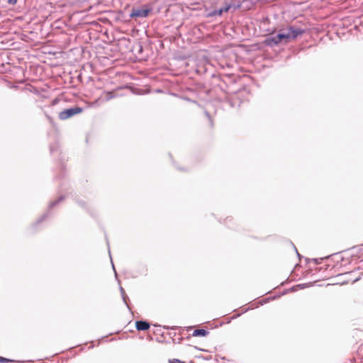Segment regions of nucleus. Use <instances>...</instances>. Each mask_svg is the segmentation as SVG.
Returning <instances> with one entry per match:
<instances>
[{"label": "nucleus", "mask_w": 363, "mask_h": 363, "mask_svg": "<svg viewBox=\"0 0 363 363\" xmlns=\"http://www.w3.org/2000/svg\"><path fill=\"white\" fill-rule=\"evenodd\" d=\"M138 330H147L150 328V323L144 320H138L135 323Z\"/></svg>", "instance_id": "nucleus-5"}, {"label": "nucleus", "mask_w": 363, "mask_h": 363, "mask_svg": "<svg viewBox=\"0 0 363 363\" xmlns=\"http://www.w3.org/2000/svg\"><path fill=\"white\" fill-rule=\"evenodd\" d=\"M208 334V332L204 329H196L193 333V336H201L205 337Z\"/></svg>", "instance_id": "nucleus-7"}, {"label": "nucleus", "mask_w": 363, "mask_h": 363, "mask_svg": "<svg viewBox=\"0 0 363 363\" xmlns=\"http://www.w3.org/2000/svg\"><path fill=\"white\" fill-rule=\"evenodd\" d=\"M120 291H121V296H122V297H123V299L124 302H125V304L128 306L127 302H126V298H127V297H126V295H125V291H124L123 288L121 286V287H120Z\"/></svg>", "instance_id": "nucleus-10"}, {"label": "nucleus", "mask_w": 363, "mask_h": 363, "mask_svg": "<svg viewBox=\"0 0 363 363\" xmlns=\"http://www.w3.org/2000/svg\"><path fill=\"white\" fill-rule=\"evenodd\" d=\"M304 30L294 26H289L285 29L279 31L277 38L280 40V43L286 44L289 42L295 40L298 35H302Z\"/></svg>", "instance_id": "nucleus-1"}, {"label": "nucleus", "mask_w": 363, "mask_h": 363, "mask_svg": "<svg viewBox=\"0 0 363 363\" xmlns=\"http://www.w3.org/2000/svg\"><path fill=\"white\" fill-rule=\"evenodd\" d=\"M231 7H232V5L230 4H228L220 9V11H222V13H223V12H228L230 9Z\"/></svg>", "instance_id": "nucleus-8"}, {"label": "nucleus", "mask_w": 363, "mask_h": 363, "mask_svg": "<svg viewBox=\"0 0 363 363\" xmlns=\"http://www.w3.org/2000/svg\"><path fill=\"white\" fill-rule=\"evenodd\" d=\"M222 11L220 9H214L212 11H206V16L208 18L214 17L217 16H221Z\"/></svg>", "instance_id": "nucleus-6"}, {"label": "nucleus", "mask_w": 363, "mask_h": 363, "mask_svg": "<svg viewBox=\"0 0 363 363\" xmlns=\"http://www.w3.org/2000/svg\"><path fill=\"white\" fill-rule=\"evenodd\" d=\"M112 97H113L112 96H110L108 98V99H111Z\"/></svg>", "instance_id": "nucleus-15"}, {"label": "nucleus", "mask_w": 363, "mask_h": 363, "mask_svg": "<svg viewBox=\"0 0 363 363\" xmlns=\"http://www.w3.org/2000/svg\"><path fill=\"white\" fill-rule=\"evenodd\" d=\"M150 12L149 9H133L130 17L131 18H145Z\"/></svg>", "instance_id": "nucleus-3"}, {"label": "nucleus", "mask_w": 363, "mask_h": 363, "mask_svg": "<svg viewBox=\"0 0 363 363\" xmlns=\"http://www.w3.org/2000/svg\"><path fill=\"white\" fill-rule=\"evenodd\" d=\"M169 363H181V362H180V361L179 359H174L172 360H170Z\"/></svg>", "instance_id": "nucleus-12"}, {"label": "nucleus", "mask_w": 363, "mask_h": 363, "mask_svg": "<svg viewBox=\"0 0 363 363\" xmlns=\"http://www.w3.org/2000/svg\"><path fill=\"white\" fill-rule=\"evenodd\" d=\"M82 111V108L80 107H74L65 109L59 113V118L60 120H66L74 115L80 113Z\"/></svg>", "instance_id": "nucleus-2"}, {"label": "nucleus", "mask_w": 363, "mask_h": 363, "mask_svg": "<svg viewBox=\"0 0 363 363\" xmlns=\"http://www.w3.org/2000/svg\"><path fill=\"white\" fill-rule=\"evenodd\" d=\"M63 199V197H60V199H58L57 200L55 201H52L50 203V208H52L54 207L55 205H57L61 200Z\"/></svg>", "instance_id": "nucleus-11"}, {"label": "nucleus", "mask_w": 363, "mask_h": 363, "mask_svg": "<svg viewBox=\"0 0 363 363\" xmlns=\"http://www.w3.org/2000/svg\"><path fill=\"white\" fill-rule=\"evenodd\" d=\"M17 0H8V3L10 4H15L16 3Z\"/></svg>", "instance_id": "nucleus-13"}, {"label": "nucleus", "mask_w": 363, "mask_h": 363, "mask_svg": "<svg viewBox=\"0 0 363 363\" xmlns=\"http://www.w3.org/2000/svg\"><path fill=\"white\" fill-rule=\"evenodd\" d=\"M280 43V40L277 38V35L269 36L265 39V44L269 46L277 45Z\"/></svg>", "instance_id": "nucleus-4"}, {"label": "nucleus", "mask_w": 363, "mask_h": 363, "mask_svg": "<svg viewBox=\"0 0 363 363\" xmlns=\"http://www.w3.org/2000/svg\"><path fill=\"white\" fill-rule=\"evenodd\" d=\"M14 362V360H13V359H7V358L0 356V362L9 363V362Z\"/></svg>", "instance_id": "nucleus-9"}, {"label": "nucleus", "mask_w": 363, "mask_h": 363, "mask_svg": "<svg viewBox=\"0 0 363 363\" xmlns=\"http://www.w3.org/2000/svg\"><path fill=\"white\" fill-rule=\"evenodd\" d=\"M294 248H295V250H296V253H297V255H298V257H300V255H299V253L298 252V251H297L296 248L295 247H294Z\"/></svg>", "instance_id": "nucleus-14"}]
</instances>
